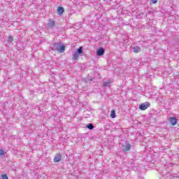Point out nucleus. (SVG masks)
<instances>
[{"label":"nucleus","mask_w":179,"mask_h":179,"mask_svg":"<svg viewBox=\"0 0 179 179\" xmlns=\"http://www.w3.org/2000/svg\"><path fill=\"white\" fill-rule=\"evenodd\" d=\"M110 117H111V118H115L117 117V115H115V110H111Z\"/></svg>","instance_id":"nucleus-13"},{"label":"nucleus","mask_w":179,"mask_h":179,"mask_svg":"<svg viewBox=\"0 0 179 179\" xmlns=\"http://www.w3.org/2000/svg\"><path fill=\"white\" fill-rule=\"evenodd\" d=\"M64 12H65V10L64 9L63 7H61V6L58 7L57 8L58 15H62Z\"/></svg>","instance_id":"nucleus-9"},{"label":"nucleus","mask_w":179,"mask_h":179,"mask_svg":"<svg viewBox=\"0 0 179 179\" xmlns=\"http://www.w3.org/2000/svg\"><path fill=\"white\" fill-rule=\"evenodd\" d=\"M86 128H87L88 129H93V128H94V126H93V124L90 123L86 125Z\"/></svg>","instance_id":"nucleus-14"},{"label":"nucleus","mask_w":179,"mask_h":179,"mask_svg":"<svg viewBox=\"0 0 179 179\" xmlns=\"http://www.w3.org/2000/svg\"><path fill=\"white\" fill-rule=\"evenodd\" d=\"M76 52L79 54L81 57L85 55V52H83V47L82 46H80L78 49H77V51Z\"/></svg>","instance_id":"nucleus-7"},{"label":"nucleus","mask_w":179,"mask_h":179,"mask_svg":"<svg viewBox=\"0 0 179 179\" xmlns=\"http://www.w3.org/2000/svg\"><path fill=\"white\" fill-rule=\"evenodd\" d=\"M150 107V103L145 102L139 105L138 108L142 111H145V110H148Z\"/></svg>","instance_id":"nucleus-2"},{"label":"nucleus","mask_w":179,"mask_h":179,"mask_svg":"<svg viewBox=\"0 0 179 179\" xmlns=\"http://www.w3.org/2000/svg\"><path fill=\"white\" fill-rule=\"evenodd\" d=\"M0 156H5V151L3 150H0Z\"/></svg>","instance_id":"nucleus-16"},{"label":"nucleus","mask_w":179,"mask_h":179,"mask_svg":"<svg viewBox=\"0 0 179 179\" xmlns=\"http://www.w3.org/2000/svg\"><path fill=\"white\" fill-rule=\"evenodd\" d=\"M48 27L49 29H55V21L49 20V22L48 23Z\"/></svg>","instance_id":"nucleus-4"},{"label":"nucleus","mask_w":179,"mask_h":179,"mask_svg":"<svg viewBox=\"0 0 179 179\" xmlns=\"http://www.w3.org/2000/svg\"><path fill=\"white\" fill-rule=\"evenodd\" d=\"M170 124L171 125H176L177 124V118L173 117L169 119Z\"/></svg>","instance_id":"nucleus-8"},{"label":"nucleus","mask_w":179,"mask_h":179,"mask_svg":"<svg viewBox=\"0 0 179 179\" xmlns=\"http://www.w3.org/2000/svg\"><path fill=\"white\" fill-rule=\"evenodd\" d=\"M90 80L92 81V80H93V79L91 78Z\"/></svg>","instance_id":"nucleus-19"},{"label":"nucleus","mask_w":179,"mask_h":179,"mask_svg":"<svg viewBox=\"0 0 179 179\" xmlns=\"http://www.w3.org/2000/svg\"><path fill=\"white\" fill-rule=\"evenodd\" d=\"M62 159V157L61 156V154H57L54 157V162L55 163H58V162H61Z\"/></svg>","instance_id":"nucleus-5"},{"label":"nucleus","mask_w":179,"mask_h":179,"mask_svg":"<svg viewBox=\"0 0 179 179\" xmlns=\"http://www.w3.org/2000/svg\"><path fill=\"white\" fill-rule=\"evenodd\" d=\"M1 179H8V175L4 174L1 176Z\"/></svg>","instance_id":"nucleus-17"},{"label":"nucleus","mask_w":179,"mask_h":179,"mask_svg":"<svg viewBox=\"0 0 179 179\" xmlns=\"http://www.w3.org/2000/svg\"><path fill=\"white\" fill-rule=\"evenodd\" d=\"M79 54L76 52L73 55V59H74V61H78V59H79Z\"/></svg>","instance_id":"nucleus-11"},{"label":"nucleus","mask_w":179,"mask_h":179,"mask_svg":"<svg viewBox=\"0 0 179 179\" xmlns=\"http://www.w3.org/2000/svg\"><path fill=\"white\" fill-rule=\"evenodd\" d=\"M133 52H136V53L141 52V47H139V46H134L133 48Z\"/></svg>","instance_id":"nucleus-10"},{"label":"nucleus","mask_w":179,"mask_h":179,"mask_svg":"<svg viewBox=\"0 0 179 179\" xmlns=\"http://www.w3.org/2000/svg\"><path fill=\"white\" fill-rule=\"evenodd\" d=\"M50 50L52 51H57L62 53L65 51V46L59 43H55L50 45Z\"/></svg>","instance_id":"nucleus-1"},{"label":"nucleus","mask_w":179,"mask_h":179,"mask_svg":"<svg viewBox=\"0 0 179 179\" xmlns=\"http://www.w3.org/2000/svg\"><path fill=\"white\" fill-rule=\"evenodd\" d=\"M13 41V36H8V42L12 43Z\"/></svg>","instance_id":"nucleus-15"},{"label":"nucleus","mask_w":179,"mask_h":179,"mask_svg":"<svg viewBox=\"0 0 179 179\" xmlns=\"http://www.w3.org/2000/svg\"><path fill=\"white\" fill-rule=\"evenodd\" d=\"M150 3H157V0H150Z\"/></svg>","instance_id":"nucleus-18"},{"label":"nucleus","mask_w":179,"mask_h":179,"mask_svg":"<svg viewBox=\"0 0 179 179\" xmlns=\"http://www.w3.org/2000/svg\"><path fill=\"white\" fill-rule=\"evenodd\" d=\"M104 52H106L104 48H99L96 51V55H98V57H101L102 55H104Z\"/></svg>","instance_id":"nucleus-3"},{"label":"nucleus","mask_w":179,"mask_h":179,"mask_svg":"<svg viewBox=\"0 0 179 179\" xmlns=\"http://www.w3.org/2000/svg\"><path fill=\"white\" fill-rule=\"evenodd\" d=\"M111 85V80H108L103 83V87H108Z\"/></svg>","instance_id":"nucleus-12"},{"label":"nucleus","mask_w":179,"mask_h":179,"mask_svg":"<svg viewBox=\"0 0 179 179\" xmlns=\"http://www.w3.org/2000/svg\"><path fill=\"white\" fill-rule=\"evenodd\" d=\"M130 149H131V144L125 142V145L124 146L123 152H128V150H129Z\"/></svg>","instance_id":"nucleus-6"}]
</instances>
